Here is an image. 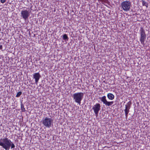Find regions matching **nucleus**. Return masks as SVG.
I'll return each mask as SVG.
<instances>
[{
	"mask_svg": "<svg viewBox=\"0 0 150 150\" xmlns=\"http://www.w3.org/2000/svg\"><path fill=\"white\" fill-rule=\"evenodd\" d=\"M139 31L140 35L139 40L141 43L144 45L145 44L144 42L146 37L145 30L143 27H141L139 29Z\"/></svg>",
	"mask_w": 150,
	"mask_h": 150,
	"instance_id": "nucleus-2",
	"label": "nucleus"
},
{
	"mask_svg": "<svg viewBox=\"0 0 150 150\" xmlns=\"http://www.w3.org/2000/svg\"><path fill=\"white\" fill-rule=\"evenodd\" d=\"M101 129L100 128H98L97 129L96 131V133L97 134H98L99 133H101Z\"/></svg>",
	"mask_w": 150,
	"mask_h": 150,
	"instance_id": "nucleus-16",
	"label": "nucleus"
},
{
	"mask_svg": "<svg viewBox=\"0 0 150 150\" xmlns=\"http://www.w3.org/2000/svg\"><path fill=\"white\" fill-rule=\"evenodd\" d=\"M63 39L64 40H66V39H68V38L67 35L66 34H64L63 36Z\"/></svg>",
	"mask_w": 150,
	"mask_h": 150,
	"instance_id": "nucleus-14",
	"label": "nucleus"
},
{
	"mask_svg": "<svg viewBox=\"0 0 150 150\" xmlns=\"http://www.w3.org/2000/svg\"><path fill=\"white\" fill-rule=\"evenodd\" d=\"M101 106L99 103H96L92 107V109L93 110L95 115H98L99 111L100 109Z\"/></svg>",
	"mask_w": 150,
	"mask_h": 150,
	"instance_id": "nucleus-9",
	"label": "nucleus"
},
{
	"mask_svg": "<svg viewBox=\"0 0 150 150\" xmlns=\"http://www.w3.org/2000/svg\"><path fill=\"white\" fill-rule=\"evenodd\" d=\"M122 143V142H118V143Z\"/></svg>",
	"mask_w": 150,
	"mask_h": 150,
	"instance_id": "nucleus-21",
	"label": "nucleus"
},
{
	"mask_svg": "<svg viewBox=\"0 0 150 150\" xmlns=\"http://www.w3.org/2000/svg\"><path fill=\"white\" fill-rule=\"evenodd\" d=\"M4 141H9V140H8V139L7 138H6L5 140H4Z\"/></svg>",
	"mask_w": 150,
	"mask_h": 150,
	"instance_id": "nucleus-20",
	"label": "nucleus"
},
{
	"mask_svg": "<svg viewBox=\"0 0 150 150\" xmlns=\"http://www.w3.org/2000/svg\"><path fill=\"white\" fill-rule=\"evenodd\" d=\"M121 6L124 11H128L131 8V2L127 1H123L121 3Z\"/></svg>",
	"mask_w": 150,
	"mask_h": 150,
	"instance_id": "nucleus-4",
	"label": "nucleus"
},
{
	"mask_svg": "<svg viewBox=\"0 0 150 150\" xmlns=\"http://www.w3.org/2000/svg\"><path fill=\"white\" fill-rule=\"evenodd\" d=\"M142 2L143 6H145L146 8L148 7V3L144 0H142Z\"/></svg>",
	"mask_w": 150,
	"mask_h": 150,
	"instance_id": "nucleus-12",
	"label": "nucleus"
},
{
	"mask_svg": "<svg viewBox=\"0 0 150 150\" xmlns=\"http://www.w3.org/2000/svg\"><path fill=\"white\" fill-rule=\"evenodd\" d=\"M21 16L24 20L28 19L30 16V13L27 10H23L21 13Z\"/></svg>",
	"mask_w": 150,
	"mask_h": 150,
	"instance_id": "nucleus-7",
	"label": "nucleus"
},
{
	"mask_svg": "<svg viewBox=\"0 0 150 150\" xmlns=\"http://www.w3.org/2000/svg\"><path fill=\"white\" fill-rule=\"evenodd\" d=\"M33 79H35L36 84H37L41 77L40 73H35L33 75Z\"/></svg>",
	"mask_w": 150,
	"mask_h": 150,
	"instance_id": "nucleus-10",
	"label": "nucleus"
},
{
	"mask_svg": "<svg viewBox=\"0 0 150 150\" xmlns=\"http://www.w3.org/2000/svg\"><path fill=\"white\" fill-rule=\"evenodd\" d=\"M83 93L78 92L74 93L73 97L75 102L80 105L81 103V101L83 99Z\"/></svg>",
	"mask_w": 150,
	"mask_h": 150,
	"instance_id": "nucleus-1",
	"label": "nucleus"
},
{
	"mask_svg": "<svg viewBox=\"0 0 150 150\" xmlns=\"http://www.w3.org/2000/svg\"><path fill=\"white\" fill-rule=\"evenodd\" d=\"M11 141H0V146L6 150L9 149L11 145Z\"/></svg>",
	"mask_w": 150,
	"mask_h": 150,
	"instance_id": "nucleus-5",
	"label": "nucleus"
},
{
	"mask_svg": "<svg viewBox=\"0 0 150 150\" xmlns=\"http://www.w3.org/2000/svg\"><path fill=\"white\" fill-rule=\"evenodd\" d=\"M21 110L22 112H24L25 111V108H24V105L22 103H21Z\"/></svg>",
	"mask_w": 150,
	"mask_h": 150,
	"instance_id": "nucleus-13",
	"label": "nucleus"
},
{
	"mask_svg": "<svg viewBox=\"0 0 150 150\" xmlns=\"http://www.w3.org/2000/svg\"><path fill=\"white\" fill-rule=\"evenodd\" d=\"M11 148L12 149V148H14L15 147V146L13 143H11Z\"/></svg>",
	"mask_w": 150,
	"mask_h": 150,
	"instance_id": "nucleus-17",
	"label": "nucleus"
},
{
	"mask_svg": "<svg viewBox=\"0 0 150 150\" xmlns=\"http://www.w3.org/2000/svg\"><path fill=\"white\" fill-rule=\"evenodd\" d=\"M22 93L21 91H19L16 94V97H19L22 94Z\"/></svg>",
	"mask_w": 150,
	"mask_h": 150,
	"instance_id": "nucleus-15",
	"label": "nucleus"
},
{
	"mask_svg": "<svg viewBox=\"0 0 150 150\" xmlns=\"http://www.w3.org/2000/svg\"><path fill=\"white\" fill-rule=\"evenodd\" d=\"M107 96L108 99L110 100H113L115 97L114 95L110 93H108L107 94Z\"/></svg>",
	"mask_w": 150,
	"mask_h": 150,
	"instance_id": "nucleus-11",
	"label": "nucleus"
},
{
	"mask_svg": "<svg viewBox=\"0 0 150 150\" xmlns=\"http://www.w3.org/2000/svg\"><path fill=\"white\" fill-rule=\"evenodd\" d=\"M131 104L132 102L131 101H129L125 105V109L124 110V111L126 117H127V115L129 111V109L130 108Z\"/></svg>",
	"mask_w": 150,
	"mask_h": 150,
	"instance_id": "nucleus-8",
	"label": "nucleus"
},
{
	"mask_svg": "<svg viewBox=\"0 0 150 150\" xmlns=\"http://www.w3.org/2000/svg\"><path fill=\"white\" fill-rule=\"evenodd\" d=\"M6 0H1L0 1L2 3H4L6 1Z\"/></svg>",
	"mask_w": 150,
	"mask_h": 150,
	"instance_id": "nucleus-18",
	"label": "nucleus"
},
{
	"mask_svg": "<svg viewBox=\"0 0 150 150\" xmlns=\"http://www.w3.org/2000/svg\"><path fill=\"white\" fill-rule=\"evenodd\" d=\"M101 101L103 102L106 106H108L111 105L113 103V101H108L106 99V97L105 96H104L100 98Z\"/></svg>",
	"mask_w": 150,
	"mask_h": 150,
	"instance_id": "nucleus-6",
	"label": "nucleus"
},
{
	"mask_svg": "<svg viewBox=\"0 0 150 150\" xmlns=\"http://www.w3.org/2000/svg\"><path fill=\"white\" fill-rule=\"evenodd\" d=\"M2 48H3V47H2V45H0V50H2Z\"/></svg>",
	"mask_w": 150,
	"mask_h": 150,
	"instance_id": "nucleus-19",
	"label": "nucleus"
},
{
	"mask_svg": "<svg viewBox=\"0 0 150 150\" xmlns=\"http://www.w3.org/2000/svg\"><path fill=\"white\" fill-rule=\"evenodd\" d=\"M53 120L51 118L47 117L43 118L42 121L43 125L46 127L49 128L51 127Z\"/></svg>",
	"mask_w": 150,
	"mask_h": 150,
	"instance_id": "nucleus-3",
	"label": "nucleus"
}]
</instances>
